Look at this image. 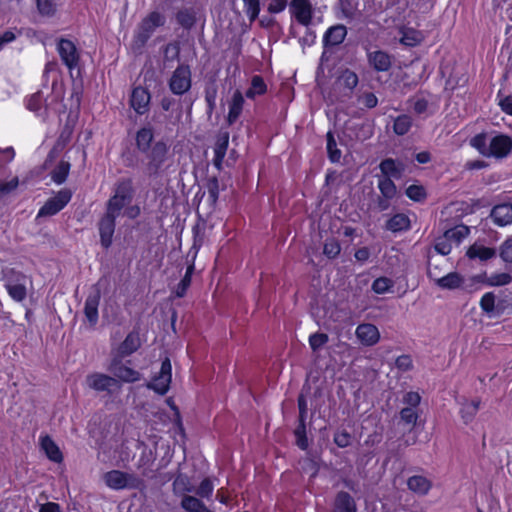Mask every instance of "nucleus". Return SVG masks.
<instances>
[{"instance_id": "f257e3e1", "label": "nucleus", "mask_w": 512, "mask_h": 512, "mask_svg": "<svg viewBox=\"0 0 512 512\" xmlns=\"http://www.w3.org/2000/svg\"><path fill=\"white\" fill-rule=\"evenodd\" d=\"M151 128L143 127L136 133V147L143 154L141 159L145 176L156 179L163 176L172 163L169 146L163 141L153 142Z\"/></svg>"}, {"instance_id": "f03ea898", "label": "nucleus", "mask_w": 512, "mask_h": 512, "mask_svg": "<svg viewBox=\"0 0 512 512\" xmlns=\"http://www.w3.org/2000/svg\"><path fill=\"white\" fill-rule=\"evenodd\" d=\"M470 145L487 158L503 159L512 152V138L495 131L476 134L470 139Z\"/></svg>"}, {"instance_id": "7ed1b4c3", "label": "nucleus", "mask_w": 512, "mask_h": 512, "mask_svg": "<svg viewBox=\"0 0 512 512\" xmlns=\"http://www.w3.org/2000/svg\"><path fill=\"white\" fill-rule=\"evenodd\" d=\"M291 17L299 24L309 28L321 22V17L316 15L309 0H291L289 4Z\"/></svg>"}, {"instance_id": "20e7f679", "label": "nucleus", "mask_w": 512, "mask_h": 512, "mask_svg": "<svg viewBox=\"0 0 512 512\" xmlns=\"http://www.w3.org/2000/svg\"><path fill=\"white\" fill-rule=\"evenodd\" d=\"M169 89L175 95H183L188 92L192 85L191 70L188 65H179L171 75Z\"/></svg>"}, {"instance_id": "39448f33", "label": "nucleus", "mask_w": 512, "mask_h": 512, "mask_svg": "<svg viewBox=\"0 0 512 512\" xmlns=\"http://www.w3.org/2000/svg\"><path fill=\"white\" fill-rule=\"evenodd\" d=\"M85 384L91 390L99 393L106 392L108 394H111L119 387V383L116 378L100 372L88 374L85 378Z\"/></svg>"}, {"instance_id": "423d86ee", "label": "nucleus", "mask_w": 512, "mask_h": 512, "mask_svg": "<svg viewBox=\"0 0 512 512\" xmlns=\"http://www.w3.org/2000/svg\"><path fill=\"white\" fill-rule=\"evenodd\" d=\"M27 277L19 272L11 271L6 276L5 288L9 296L17 302L23 301L27 296L26 289Z\"/></svg>"}, {"instance_id": "0eeeda50", "label": "nucleus", "mask_w": 512, "mask_h": 512, "mask_svg": "<svg viewBox=\"0 0 512 512\" xmlns=\"http://www.w3.org/2000/svg\"><path fill=\"white\" fill-rule=\"evenodd\" d=\"M72 193L68 189L60 190L54 197L48 199L40 208L37 217L53 216L61 211L71 200Z\"/></svg>"}, {"instance_id": "6e6552de", "label": "nucleus", "mask_w": 512, "mask_h": 512, "mask_svg": "<svg viewBox=\"0 0 512 512\" xmlns=\"http://www.w3.org/2000/svg\"><path fill=\"white\" fill-rule=\"evenodd\" d=\"M171 383V363L168 358H166L160 368V372L157 376H155L152 381L146 384L148 389L155 391L160 395H165L170 387Z\"/></svg>"}, {"instance_id": "1a4fd4ad", "label": "nucleus", "mask_w": 512, "mask_h": 512, "mask_svg": "<svg viewBox=\"0 0 512 512\" xmlns=\"http://www.w3.org/2000/svg\"><path fill=\"white\" fill-rule=\"evenodd\" d=\"M101 299V291L97 285H94L84 304V315L89 328H94L98 323V307Z\"/></svg>"}, {"instance_id": "9d476101", "label": "nucleus", "mask_w": 512, "mask_h": 512, "mask_svg": "<svg viewBox=\"0 0 512 512\" xmlns=\"http://www.w3.org/2000/svg\"><path fill=\"white\" fill-rule=\"evenodd\" d=\"M427 275L430 280L434 281L442 289L451 290L459 288L464 281V278L457 272H451L446 275L436 273V267H428Z\"/></svg>"}, {"instance_id": "9b49d317", "label": "nucleus", "mask_w": 512, "mask_h": 512, "mask_svg": "<svg viewBox=\"0 0 512 512\" xmlns=\"http://www.w3.org/2000/svg\"><path fill=\"white\" fill-rule=\"evenodd\" d=\"M57 50L63 63L68 69H74L78 66L80 55L76 45L68 40L61 38L57 44Z\"/></svg>"}, {"instance_id": "f8f14e48", "label": "nucleus", "mask_w": 512, "mask_h": 512, "mask_svg": "<svg viewBox=\"0 0 512 512\" xmlns=\"http://www.w3.org/2000/svg\"><path fill=\"white\" fill-rule=\"evenodd\" d=\"M177 23L185 30H191L197 23L203 29L204 19L199 9L195 7H184L176 13Z\"/></svg>"}, {"instance_id": "ddd939ff", "label": "nucleus", "mask_w": 512, "mask_h": 512, "mask_svg": "<svg viewBox=\"0 0 512 512\" xmlns=\"http://www.w3.org/2000/svg\"><path fill=\"white\" fill-rule=\"evenodd\" d=\"M116 218L117 217L105 213L98 223L100 242L102 247L105 249H108L112 244V238L116 226Z\"/></svg>"}, {"instance_id": "4468645a", "label": "nucleus", "mask_w": 512, "mask_h": 512, "mask_svg": "<svg viewBox=\"0 0 512 512\" xmlns=\"http://www.w3.org/2000/svg\"><path fill=\"white\" fill-rule=\"evenodd\" d=\"M355 335L364 346H374L380 339L378 328L371 323L359 324L355 330Z\"/></svg>"}, {"instance_id": "2eb2a0df", "label": "nucleus", "mask_w": 512, "mask_h": 512, "mask_svg": "<svg viewBox=\"0 0 512 512\" xmlns=\"http://www.w3.org/2000/svg\"><path fill=\"white\" fill-rule=\"evenodd\" d=\"M150 99L148 90L138 86L132 90L130 105L137 114L143 115L149 110Z\"/></svg>"}, {"instance_id": "dca6fc26", "label": "nucleus", "mask_w": 512, "mask_h": 512, "mask_svg": "<svg viewBox=\"0 0 512 512\" xmlns=\"http://www.w3.org/2000/svg\"><path fill=\"white\" fill-rule=\"evenodd\" d=\"M367 60L369 65L377 72H387L392 66L391 56L382 50L368 52Z\"/></svg>"}, {"instance_id": "f3484780", "label": "nucleus", "mask_w": 512, "mask_h": 512, "mask_svg": "<svg viewBox=\"0 0 512 512\" xmlns=\"http://www.w3.org/2000/svg\"><path fill=\"white\" fill-rule=\"evenodd\" d=\"M490 217L494 224L498 226H506L512 223V204L502 203L493 207Z\"/></svg>"}, {"instance_id": "a211bd4d", "label": "nucleus", "mask_w": 512, "mask_h": 512, "mask_svg": "<svg viewBox=\"0 0 512 512\" xmlns=\"http://www.w3.org/2000/svg\"><path fill=\"white\" fill-rule=\"evenodd\" d=\"M346 34H324L323 44L324 52L320 58V64L317 68V75L324 73V62L328 59V52L330 47L341 44L345 39Z\"/></svg>"}, {"instance_id": "6ab92c4d", "label": "nucleus", "mask_w": 512, "mask_h": 512, "mask_svg": "<svg viewBox=\"0 0 512 512\" xmlns=\"http://www.w3.org/2000/svg\"><path fill=\"white\" fill-rule=\"evenodd\" d=\"M407 486L413 493L424 496L432 488V482L423 475H413L408 478Z\"/></svg>"}, {"instance_id": "aec40b11", "label": "nucleus", "mask_w": 512, "mask_h": 512, "mask_svg": "<svg viewBox=\"0 0 512 512\" xmlns=\"http://www.w3.org/2000/svg\"><path fill=\"white\" fill-rule=\"evenodd\" d=\"M379 168L381 170V177L400 178L404 171V166L400 162L395 161L392 158H386L381 161Z\"/></svg>"}, {"instance_id": "412c9836", "label": "nucleus", "mask_w": 512, "mask_h": 512, "mask_svg": "<svg viewBox=\"0 0 512 512\" xmlns=\"http://www.w3.org/2000/svg\"><path fill=\"white\" fill-rule=\"evenodd\" d=\"M244 105V97L239 90H236L229 103V112L227 115V122L232 125L237 121L242 113Z\"/></svg>"}, {"instance_id": "4be33fe9", "label": "nucleus", "mask_w": 512, "mask_h": 512, "mask_svg": "<svg viewBox=\"0 0 512 512\" xmlns=\"http://www.w3.org/2000/svg\"><path fill=\"white\" fill-rule=\"evenodd\" d=\"M335 512H357V507L353 497L345 491L337 493L335 498Z\"/></svg>"}, {"instance_id": "5701e85b", "label": "nucleus", "mask_w": 512, "mask_h": 512, "mask_svg": "<svg viewBox=\"0 0 512 512\" xmlns=\"http://www.w3.org/2000/svg\"><path fill=\"white\" fill-rule=\"evenodd\" d=\"M41 448L46 456L55 463H60L63 460V455L57 444L48 435L41 437Z\"/></svg>"}, {"instance_id": "b1692460", "label": "nucleus", "mask_w": 512, "mask_h": 512, "mask_svg": "<svg viewBox=\"0 0 512 512\" xmlns=\"http://www.w3.org/2000/svg\"><path fill=\"white\" fill-rule=\"evenodd\" d=\"M141 346V341L139 337V333L132 331L130 332L124 341L117 348L120 350V354L124 356H129Z\"/></svg>"}, {"instance_id": "393cba45", "label": "nucleus", "mask_w": 512, "mask_h": 512, "mask_svg": "<svg viewBox=\"0 0 512 512\" xmlns=\"http://www.w3.org/2000/svg\"><path fill=\"white\" fill-rule=\"evenodd\" d=\"M466 255L470 259H479L480 261H486L495 257L496 250L494 248L486 247L481 244L475 243L469 247Z\"/></svg>"}, {"instance_id": "a878e982", "label": "nucleus", "mask_w": 512, "mask_h": 512, "mask_svg": "<svg viewBox=\"0 0 512 512\" xmlns=\"http://www.w3.org/2000/svg\"><path fill=\"white\" fill-rule=\"evenodd\" d=\"M165 16L158 11H153L148 14L141 23V32H153L165 23Z\"/></svg>"}, {"instance_id": "bb28decb", "label": "nucleus", "mask_w": 512, "mask_h": 512, "mask_svg": "<svg viewBox=\"0 0 512 512\" xmlns=\"http://www.w3.org/2000/svg\"><path fill=\"white\" fill-rule=\"evenodd\" d=\"M358 82V75L350 69L342 70L336 81L340 87L347 90L349 93L354 90V88L358 85Z\"/></svg>"}, {"instance_id": "cd10ccee", "label": "nucleus", "mask_w": 512, "mask_h": 512, "mask_svg": "<svg viewBox=\"0 0 512 512\" xmlns=\"http://www.w3.org/2000/svg\"><path fill=\"white\" fill-rule=\"evenodd\" d=\"M105 484L114 490L125 489V472L120 470H111L104 474Z\"/></svg>"}, {"instance_id": "c85d7f7f", "label": "nucleus", "mask_w": 512, "mask_h": 512, "mask_svg": "<svg viewBox=\"0 0 512 512\" xmlns=\"http://www.w3.org/2000/svg\"><path fill=\"white\" fill-rule=\"evenodd\" d=\"M181 507L186 512H211L200 499L190 495L183 496Z\"/></svg>"}, {"instance_id": "c756f323", "label": "nucleus", "mask_w": 512, "mask_h": 512, "mask_svg": "<svg viewBox=\"0 0 512 512\" xmlns=\"http://www.w3.org/2000/svg\"><path fill=\"white\" fill-rule=\"evenodd\" d=\"M133 193L134 190L131 179L125 178L117 182L113 195L121 199H126V201H132Z\"/></svg>"}, {"instance_id": "7c9ffc66", "label": "nucleus", "mask_w": 512, "mask_h": 512, "mask_svg": "<svg viewBox=\"0 0 512 512\" xmlns=\"http://www.w3.org/2000/svg\"><path fill=\"white\" fill-rule=\"evenodd\" d=\"M410 227V220L405 214L399 213L391 217L386 224V228L392 232L407 230Z\"/></svg>"}, {"instance_id": "2f4dec72", "label": "nucleus", "mask_w": 512, "mask_h": 512, "mask_svg": "<svg viewBox=\"0 0 512 512\" xmlns=\"http://www.w3.org/2000/svg\"><path fill=\"white\" fill-rule=\"evenodd\" d=\"M131 201H126V199H121L112 195L110 199L106 203V212L112 216L119 217L121 215L122 209L130 204Z\"/></svg>"}, {"instance_id": "473e14b6", "label": "nucleus", "mask_w": 512, "mask_h": 512, "mask_svg": "<svg viewBox=\"0 0 512 512\" xmlns=\"http://www.w3.org/2000/svg\"><path fill=\"white\" fill-rule=\"evenodd\" d=\"M114 375V378H116L117 380H121L123 382H127V383H133V382H136L138 380H140L141 378V374L124 365L123 367H120L118 371H116V373L113 374Z\"/></svg>"}, {"instance_id": "72a5a7b5", "label": "nucleus", "mask_w": 512, "mask_h": 512, "mask_svg": "<svg viewBox=\"0 0 512 512\" xmlns=\"http://www.w3.org/2000/svg\"><path fill=\"white\" fill-rule=\"evenodd\" d=\"M335 9L338 19L351 20L355 14V7L350 0H339Z\"/></svg>"}, {"instance_id": "f704fd0d", "label": "nucleus", "mask_w": 512, "mask_h": 512, "mask_svg": "<svg viewBox=\"0 0 512 512\" xmlns=\"http://www.w3.org/2000/svg\"><path fill=\"white\" fill-rule=\"evenodd\" d=\"M469 234V228L465 225H458L445 231L444 235L452 243L459 244Z\"/></svg>"}, {"instance_id": "c9c22d12", "label": "nucleus", "mask_w": 512, "mask_h": 512, "mask_svg": "<svg viewBox=\"0 0 512 512\" xmlns=\"http://www.w3.org/2000/svg\"><path fill=\"white\" fill-rule=\"evenodd\" d=\"M70 170V163L67 161H60L51 173L52 180L56 184H62L68 177Z\"/></svg>"}, {"instance_id": "e433bc0d", "label": "nucleus", "mask_w": 512, "mask_h": 512, "mask_svg": "<svg viewBox=\"0 0 512 512\" xmlns=\"http://www.w3.org/2000/svg\"><path fill=\"white\" fill-rule=\"evenodd\" d=\"M378 188L382 196L386 199H392L396 195V186L392 179L388 177H379Z\"/></svg>"}, {"instance_id": "4c0bfd02", "label": "nucleus", "mask_w": 512, "mask_h": 512, "mask_svg": "<svg viewBox=\"0 0 512 512\" xmlns=\"http://www.w3.org/2000/svg\"><path fill=\"white\" fill-rule=\"evenodd\" d=\"M266 92V84L261 76L255 75L251 80V86L246 91V97L253 99L256 95H262Z\"/></svg>"}, {"instance_id": "58836bf2", "label": "nucleus", "mask_w": 512, "mask_h": 512, "mask_svg": "<svg viewBox=\"0 0 512 512\" xmlns=\"http://www.w3.org/2000/svg\"><path fill=\"white\" fill-rule=\"evenodd\" d=\"M326 138L328 157L331 162L337 163L340 161L342 156L341 150L337 148V143L332 132L329 131Z\"/></svg>"}, {"instance_id": "ea45409f", "label": "nucleus", "mask_w": 512, "mask_h": 512, "mask_svg": "<svg viewBox=\"0 0 512 512\" xmlns=\"http://www.w3.org/2000/svg\"><path fill=\"white\" fill-rule=\"evenodd\" d=\"M412 126V119L409 115L403 114L394 120L393 130L397 135H405Z\"/></svg>"}, {"instance_id": "a19ab883", "label": "nucleus", "mask_w": 512, "mask_h": 512, "mask_svg": "<svg viewBox=\"0 0 512 512\" xmlns=\"http://www.w3.org/2000/svg\"><path fill=\"white\" fill-rule=\"evenodd\" d=\"M479 406V400H473L469 403L463 404L460 413L465 423H469L470 421H472L477 411L479 410Z\"/></svg>"}, {"instance_id": "79ce46f5", "label": "nucleus", "mask_w": 512, "mask_h": 512, "mask_svg": "<svg viewBox=\"0 0 512 512\" xmlns=\"http://www.w3.org/2000/svg\"><path fill=\"white\" fill-rule=\"evenodd\" d=\"M57 1L58 0H36L39 13L42 16H53L57 11Z\"/></svg>"}, {"instance_id": "37998d69", "label": "nucleus", "mask_w": 512, "mask_h": 512, "mask_svg": "<svg viewBox=\"0 0 512 512\" xmlns=\"http://www.w3.org/2000/svg\"><path fill=\"white\" fill-rule=\"evenodd\" d=\"M207 191H208V199L211 203V205H216L218 198H219V192H220V186L219 181L217 177H211L207 181Z\"/></svg>"}, {"instance_id": "c03bdc74", "label": "nucleus", "mask_w": 512, "mask_h": 512, "mask_svg": "<svg viewBox=\"0 0 512 512\" xmlns=\"http://www.w3.org/2000/svg\"><path fill=\"white\" fill-rule=\"evenodd\" d=\"M341 251L339 242L334 239H327L324 243L323 253L330 259L336 258Z\"/></svg>"}, {"instance_id": "a18cd8bd", "label": "nucleus", "mask_w": 512, "mask_h": 512, "mask_svg": "<svg viewBox=\"0 0 512 512\" xmlns=\"http://www.w3.org/2000/svg\"><path fill=\"white\" fill-rule=\"evenodd\" d=\"M393 287V281L387 277H379L372 283V290L376 294H384Z\"/></svg>"}, {"instance_id": "49530a36", "label": "nucleus", "mask_w": 512, "mask_h": 512, "mask_svg": "<svg viewBox=\"0 0 512 512\" xmlns=\"http://www.w3.org/2000/svg\"><path fill=\"white\" fill-rule=\"evenodd\" d=\"M229 144L228 132L220 133L216 139L214 154H219L220 157H225Z\"/></svg>"}, {"instance_id": "de8ad7c7", "label": "nucleus", "mask_w": 512, "mask_h": 512, "mask_svg": "<svg viewBox=\"0 0 512 512\" xmlns=\"http://www.w3.org/2000/svg\"><path fill=\"white\" fill-rule=\"evenodd\" d=\"M406 195L413 201L421 202L426 198V191L421 185H410L406 189Z\"/></svg>"}, {"instance_id": "09e8293b", "label": "nucleus", "mask_w": 512, "mask_h": 512, "mask_svg": "<svg viewBox=\"0 0 512 512\" xmlns=\"http://www.w3.org/2000/svg\"><path fill=\"white\" fill-rule=\"evenodd\" d=\"M244 8L246 13L250 19V21H254L258 18L260 13V1L259 0H243Z\"/></svg>"}, {"instance_id": "8fccbe9b", "label": "nucleus", "mask_w": 512, "mask_h": 512, "mask_svg": "<svg viewBox=\"0 0 512 512\" xmlns=\"http://www.w3.org/2000/svg\"><path fill=\"white\" fill-rule=\"evenodd\" d=\"M145 482L135 474L125 472V489H143Z\"/></svg>"}, {"instance_id": "3c124183", "label": "nucleus", "mask_w": 512, "mask_h": 512, "mask_svg": "<svg viewBox=\"0 0 512 512\" xmlns=\"http://www.w3.org/2000/svg\"><path fill=\"white\" fill-rule=\"evenodd\" d=\"M300 466L303 472L309 473L311 478H314L317 476L319 471L318 463L309 457L304 458L302 461H300Z\"/></svg>"}, {"instance_id": "603ef678", "label": "nucleus", "mask_w": 512, "mask_h": 512, "mask_svg": "<svg viewBox=\"0 0 512 512\" xmlns=\"http://www.w3.org/2000/svg\"><path fill=\"white\" fill-rule=\"evenodd\" d=\"M418 417V413L412 407H405L400 411V418L407 425L414 426L418 420Z\"/></svg>"}, {"instance_id": "864d4df0", "label": "nucleus", "mask_w": 512, "mask_h": 512, "mask_svg": "<svg viewBox=\"0 0 512 512\" xmlns=\"http://www.w3.org/2000/svg\"><path fill=\"white\" fill-rule=\"evenodd\" d=\"M512 281V277L508 273H497L492 274L487 279V284L490 286H502L507 285Z\"/></svg>"}, {"instance_id": "5fc2aeb1", "label": "nucleus", "mask_w": 512, "mask_h": 512, "mask_svg": "<svg viewBox=\"0 0 512 512\" xmlns=\"http://www.w3.org/2000/svg\"><path fill=\"white\" fill-rule=\"evenodd\" d=\"M43 104V96L41 92L34 93L26 101V107L32 112L38 113Z\"/></svg>"}, {"instance_id": "6e6d98bb", "label": "nucleus", "mask_w": 512, "mask_h": 512, "mask_svg": "<svg viewBox=\"0 0 512 512\" xmlns=\"http://www.w3.org/2000/svg\"><path fill=\"white\" fill-rule=\"evenodd\" d=\"M329 340V337L325 333H314L309 337V344L313 351L319 350Z\"/></svg>"}, {"instance_id": "4d7b16f0", "label": "nucleus", "mask_w": 512, "mask_h": 512, "mask_svg": "<svg viewBox=\"0 0 512 512\" xmlns=\"http://www.w3.org/2000/svg\"><path fill=\"white\" fill-rule=\"evenodd\" d=\"M480 307L486 313H492L495 308V295L492 292L485 293L480 300Z\"/></svg>"}, {"instance_id": "13d9d810", "label": "nucleus", "mask_w": 512, "mask_h": 512, "mask_svg": "<svg viewBox=\"0 0 512 512\" xmlns=\"http://www.w3.org/2000/svg\"><path fill=\"white\" fill-rule=\"evenodd\" d=\"M351 434L345 430L337 431L334 433V443L340 448H346L351 443Z\"/></svg>"}, {"instance_id": "bf43d9fd", "label": "nucleus", "mask_w": 512, "mask_h": 512, "mask_svg": "<svg viewBox=\"0 0 512 512\" xmlns=\"http://www.w3.org/2000/svg\"><path fill=\"white\" fill-rule=\"evenodd\" d=\"M434 248L439 254L445 256L451 252L452 242L443 235L442 238L437 239Z\"/></svg>"}, {"instance_id": "052dcab7", "label": "nucleus", "mask_w": 512, "mask_h": 512, "mask_svg": "<svg viewBox=\"0 0 512 512\" xmlns=\"http://www.w3.org/2000/svg\"><path fill=\"white\" fill-rule=\"evenodd\" d=\"M213 484L210 479L205 478L200 483L198 489L196 490V494L202 498H209L213 493Z\"/></svg>"}, {"instance_id": "680f3d73", "label": "nucleus", "mask_w": 512, "mask_h": 512, "mask_svg": "<svg viewBox=\"0 0 512 512\" xmlns=\"http://www.w3.org/2000/svg\"><path fill=\"white\" fill-rule=\"evenodd\" d=\"M399 41L405 46L414 47L423 41V34H403Z\"/></svg>"}, {"instance_id": "e2e57ef3", "label": "nucleus", "mask_w": 512, "mask_h": 512, "mask_svg": "<svg viewBox=\"0 0 512 512\" xmlns=\"http://www.w3.org/2000/svg\"><path fill=\"white\" fill-rule=\"evenodd\" d=\"M126 356L120 354V350L117 349V351L113 354L111 361L108 365V371L112 374L116 373V371L119 370L120 367H123L124 364L122 362L123 358Z\"/></svg>"}, {"instance_id": "0e129e2a", "label": "nucleus", "mask_w": 512, "mask_h": 512, "mask_svg": "<svg viewBox=\"0 0 512 512\" xmlns=\"http://www.w3.org/2000/svg\"><path fill=\"white\" fill-rule=\"evenodd\" d=\"M180 52V47L178 43H169L166 45L164 49V58L168 61H173L178 59Z\"/></svg>"}, {"instance_id": "69168bd1", "label": "nucleus", "mask_w": 512, "mask_h": 512, "mask_svg": "<svg viewBox=\"0 0 512 512\" xmlns=\"http://www.w3.org/2000/svg\"><path fill=\"white\" fill-rule=\"evenodd\" d=\"M500 256L503 261L512 263V237L508 238L502 244Z\"/></svg>"}, {"instance_id": "338daca9", "label": "nucleus", "mask_w": 512, "mask_h": 512, "mask_svg": "<svg viewBox=\"0 0 512 512\" xmlns=\"http://www.w3.org/2000/svg\"><path fill=\"white\" fill-rule=\"evenodd\" d=\"M413 109L416 114L421 115L428 112L429 102L422 97H416L413 100Z\"/></svg>"}, {"instance_id": "774afa93", "label": "nucleus", "mask_w": 512, "mask_h": 512, "mask_svg": "<svg viewBox=\"0 0 512 512\" xmlns=\"http://www.w3.org/2000/svg\"><path fill=\"white\" fill-rule=\"evenodd\" d=\"M498 98H499V106L501 107L502 111H504L506 114L512 116V97L511 96L501 97V92L499 91Z\"/></svg>"}]
</instances>
